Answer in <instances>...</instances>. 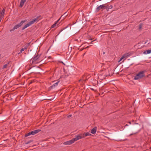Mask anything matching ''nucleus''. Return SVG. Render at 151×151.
<instances>
[{
  "label": "nucleus",
  "mask_w": 151,
  "mask_h": 151,
  "mask_svg": "<svg viewBox=\"0 0 151 151\" xmlns=\"http://www.w3.org/2000/svg\"><path fill=\"white\" fill-rule=\"evenodd\" d=\"M65 14H66V13H64V15H62V17H62Z\"/></svg>",
  "instance_id": "32"
},
{
  "label": "nucleus",
  "mask_w": 151,
  "mask_h": 151,
  "mask_svg": "<svg viewBox=\"0 0 151 151\" xmlns=\"http://www.w3.org/2000/svg\"><path fill=\"white\" fill-rule=\"evenodd\" d=\"M75 142L73 138L71 140L67 141L64 142V144L65 145H70Z\"/></svg>",
  "instance_id": "7"
},
{
  "label": "nucleus",
  "mask_w": 151,
  "mask_h": 151,
  "mask_svg": "<svg viewBox=\"0 0 151 151\" xmlns=\"http://www.w3.org/2000/svg\"><path fill=\"white\" fill-rule=\"evenodd\" d=\"M5 11L4 9H3V10L1 11L0 13V17H1L2 18H3V17L4 16Z\"/></svg>",
  "instance_id": "8"
},
{
  "label": "nucleus",
  "mask_w": 151,
  "mask_h": 151,
  "mask_svg": "<svg viewBox=\"0 0 151 151\" xmlns=\"http://www.w3.org/2000/svg\"><path fill=\"white\" fill-rule=\"evenodd\" d=\"M139 132V131L138 132H135V133H132V134H130V136H131V135H132V134H136L137 133H138V132Z\"/></svg>",
  "instance_id": "22"
},
{
  "label": "nucleus",
  "mask_w": 151,
  "mask_h": 151,
  "mask_svg": "<svg viewBox=\"0 0 151 151\" xmlns=\"http://www.w3.org/2000/svg\"><path fill=\"white\" fill-rule=\"evenodd\" d=\"M148 44H150V43H148Z\"/></svg>",
  "instance_id": "34"
},
{
  "label": "nucleus",
  "mask_w": 151,
  "mask_h": 151,
  "mask_svg": "<svg viewBox=\"0 0 151 151\" xmlns=\"http://www.w3.org/2000/svg\"><path fill=\"white\" fill-rule=\"evenodd\" d=\"M40 131L41 130L40 129H37L31 132V133H32V135H34L40 132Z\"/></svg>",
  "instance_id": "10"
},
{
  "label": "nucleus",
  "mask_w": 151,
  "mask_h": 151,
  "mask_svg": "<svg viewBox=\"0 0 151 151\" xmlns=\"http://www.w3.org/2000/svg\"><path fill=\"white\" fill-rule=\"evenodd\" d=\"M145 71L144 70L140 71L134 77V79L137 80L145 76Z\"/></svg>",
  "instance_id": "1"
},
{
  "label": "nucleus",
  "mask_w": 151,
  "mask_h": 151,
  "mask_svg": "<svg viewBox=\"0 0 151 151\" xmlns=\"http://www.w3.org/2000/svg\"><path fill=\"white\" fill-rule=\"evenodd\" d=\"M148 100H149V99H150V100H151V99L150 98H148Z\"/></svg>",
  "instance_id": "31"
},
{
  "label": "nucleus",
  "mask_w": 151,
  "mask_h": 151,
  "mask_svg": "<svg viewBox=\"0 0 151 151\" xmlns=\"http://www.w3.org/2000/svg\"><path fill=\"white\" fill-rule=\"evenodd\" d=\"M40 56L38 55H35L32 58L31 61L33 64H35L40 62Z\"/></svg>",
  "instance_id": "2"
},
{
  "label": "nucleus",
  "mask_w": 151,
  "mask_h": 151,
  "mask_svg": "<svg viewBox=\"0 0 151 151\" xmlns=\"http://www.w3.org/2000/svg\"><path fill=\"white\" fill-rule=\"evenodd\" d=\"M142 27V24H140L139 25V29H140Z\"/></svg>",
  "instance_id": "20"
},
{
  "label": "nucleus",
  "mask_w": 151,
  "mask_h": 151,
  "mask_svg": "<svg viewBox=\"0 0 151 151\" xmlns=\"http://www.w3.org/2000/svg\"><path fill=\"white\" fill-rule=\"evenodd\" d=\"M60 18L56 22H55L51 26V28H54L56 26V24H57L58 22L59 21V20L60 19Z\"/></svg>",
  "instance_id": "15"
},
{
  "label": "nucleus",
  "mask_w": 151,
  "mask_h": 151,
  "mask_svg": "<svg viewBox=\"0 0 151 151\" xmlns=\"http://www.w3.org/2000/svg\"><path fill=\"white\" fill-rule=\"evenodd\" d=\"M108 8L106 6L101 5L98 6L96 9V11L98 12L100 9H105Z\"/></svg>",
  "instance_id": "6"
},
{
  "label": "nucleus",
  "mask_w": 151,
  "mask_h": 151,
  "mask_svg": "<svg viewBox=\"0 0 151 151\" xmlns=\"http://www.w3.org/2000/svg\"><path fill=\"white\" fill-rule=\"evenodd\" d=\"M105 54V52H103V54Z\"/></svg>",
  "instance_id": "30"
},
{
  "label": "nucleus",
  "mask_w": 151,
  "mask_h": 151,
  "mask_svg": "<svg viewBox=\"0 0 151 151\" xmlns=\"http://www.w3.org/2000/svg\"><path fill=\"white\" fill-rule=\"evenodd\" d=\"M129 56V55L128 53H125L122 56V57H123L124 59V58H127V57Z\"/></svg>",
  "instance_id": "16"
},
{
  "label": "nucleus",
  "mask_w": 151,
  "mask_h": 151,
  "mask_svg": "<svg viewBox=\"0 0 151 151\" xmlns=\"http://www.w3.org/2000/svg\"><path fill=\"white\" fill-rule=\"evenodd\" d=\"M34 23L33 20L32 19L31 21L29 22L27 24H26L22 28V29L24 30L26 29L27 27L30 26L32 24H33Z\"/></svg>",
  "instance_id": "5"
},
{
  "label": "nucleus",
  "mask_w": 151,
  "mask_h": 151,
  "mask_svg": "<svg viewBox=\"0 0 151 151\" xmlns=\"http://www.w3.org/2000/svg\"><path fill=\"white\" fill-rule=\"evenodd\" d=\"M84 137H85L83 136L82 134H81L80 135L76 136L75 137L73 138V139L75 142L78 139L84 138Z\"/></svg>",
  "instance_id": "4"
},
{
  "label": "nucleus",
  "mask_w": 151,
  "mask_h": 151,
  "mask_svg": "<svg viewBox=\"0 0 151 151\" xmlns=\"http://www.w3.org/2000/svg\"><path fill=\"white\" fill-rule=\"evenodd\" d=\"M123 58L122 57V56L121 57V58H120L119 60V61L118 62H120L122 59H123Z\"/></svg>",
  "instance_id": "23"
},
{
  "label": "nucleus",
  "mask_w": 151,
  "mask_h": 151,
  "mask_svg": "<svg viewBox=\"0 0 151 151\" xmlns=\"http://www.w3.org/2000/svg\"><path fill=\"white\" fill-rule=\"evenodd\" d=\"M2 18L1 17H0V22H1Z\"/></svg>",
  "instance_id": "27"
},
{
  "label": "nucleus",
  "mask_w": 151,
  "mask_h": 151,
  "mask_svg": "<svg viewBox=\"0 0 151 151\" xmlns=\"http://www.w3.org/2000/svg\"><path fill=\"white\" fill-rule=\"evenodd\" d=\"M91 134L88 132H86V133H84L83 134V135L85 136V137L86 136H89L91 135Z\"/></svg>",
  "instance_id": "17"
},
{
  "label": "nucleus",
  "mask_w": 151,
  "mask_h": 151,
  "mask_svg": "<svg viewBox=\"0 0 151 151\" xmlns=\"http://www.w3.org/2000/svg\"><path fill=\"white\" fill-rule=\"evenodd\" d=\"M29 44H30L29 43H28L27 44H26L24 46V47H23L24 49L25 50L26 49H27V48L28 47V46H29Z\"/></svg>",
  "instance_id": "18"
},
{
  "label": "nucleus",
  "mask_w": 151,
  "mask_h": 151,
  "mask_svg": "<svg viewBox=\"0 0 151 151\" xmlns=\"http://www.w3.org/2000/svg\"><path fill=\"white\" fill-rule=\"evenodd\" d=\"M147 42V41H146L145 43V44H146Z\"/></svg>",
  "instance_id": "29"
},
{
  "label": "nucleus",
  "mask_w": 151,
  "mask_h": 151,
  "mask_svg": "<svg viewBox=\"0 0 151 151\" xmlns=\"http://www.w3.org/2000/svg\"><path fill=\"white\" fill-rule=\"evenodd\" d=\"M1 113H0V114H1Z\"/></svg>",
  "instance_id": "35"
},
{
  "label": "nucleus",
  "mask_w": 151,
  "mask_h": 151,
  "mask_svg": "<svg viewBox=\"0 0 151 151\" xmlns=\"http://www.w3.org/2000/svg\"><path fill=\"white\" fill-rule=\"evenodd\" d=\"M72 116V115H69L68 116V117H70L71 116Z\"/></svg>",
  "instance_id": "26"
},
{
  "label": "nucleus",
  "mask_w": 151,
  "mask_h": 151,
  "mask_svg": "<svg viewBox=\"0 0 151 151\" xmlns=\"http://www.w3.org/2000/svg\"><path fill=\"white\" fill-rule=\"evenodd\" d=\"M31 134H32V133H31V132H30L29 133H28L27 134H26L25 135V136L26 137H27V136L30 135Z\"/></svg>",
  "instance_id": "19"
},
{
  "label": "nucleus",
  "mask_w": 151,
  "mask_h": 151,
  "mask_svg": "<svg viewBox=\"0 0 151 151\" xmlns=\"http://www.w3.org/2000/svg\"><path fill=\"white\" fill-rule=\"evenodd\" d=\"M151 53V49L147 50L146 51H145L143 52V54H150Z\"/></svg>",
  "instance_id": "13"
},
{
  "label": "nucleus",
  "mask_w": 151,
  "mask_h": 151,
  "mask_svg": "<svg viewBox=\"0 0 151 151\" xmlns=\"http://www.w3.org/2000/svg\"><path fill=\"white\" fill-rule=\"evenodd\" d=\"M22 51H21V50H20V52L19 53V54L21 53Z\"/></svg>",
  "instance_id": "28"
},
{
  "label": "nucleus",
  "mask_w": 151,
  "mask_h": 151,
  "mask_svg": "<svg viewBox=\"0 0 151 151\" xmlns=\"http://www.w3.org/2000/svg\"><path fill=\"white\" fill-rule=\"evenodd\" d=\"M97 127H95L91 130V133L93 134H95L96 131Z\"/></svg>",
  "instance_id": "11"
},
{
  "label": "nucleus",
  "mask_w": 151,
  "mask_h": 151,
  "mask_svg": "<svg viewBox=\"0 0 151 151\" xmlns=\"http://www.w3.org/2000/svg\"><path fill=\"white\" fill-rule=\"evenodd\" d=\"M26 1V0H21L20 2V7H22Z\"/></svg>",
  "instance_id": "12"
},
{
  "label": "nucleus",
  "mask_w": 151,
  "mask_h": 151,
  "mask_svg": "<svg viewBox=\"0 0 151 151\" xmlns=\"http://www.w3.org/2000/svg\"><path fill=\"white\" fill-rule=\"evenodd\" d=\"M24 50H25V49H24V48H23L21 49V51H24Z\"/></svg>",
  "instance_id": "24"
},
{
  "label": "nucleus",
  "mask_w": 151,
  "mask_h": 151,
  "mask_svg": "<svg viewBox=\"0 0 151 151\" xmlns=\"http://www.w3.org/2000/svg\"><path fill=\"white\" fill-rule=\"evenodd\" d=\"M129 123H130V124H131V122H129Z\"/></svg>",
  "instance_id": "33"
},
{
  "label": "nucleus",
  "mask_w": 151,
  "mask_h": 151,
  "mask_svg": "<svg viewBox=\"0 0 151 151\" xmlns=\"http://www.w3.org/2000/svg\"><path fill=\"white\" fill-rule=\"evenodd\" d=\"M111 7H112L111 6H109V8H108V9H110V8H111Z\"/></svg>",
  "instance_id": "25"
},
{
  "label": "nucleus",
  "mask_w": 151,
  "mask_h": 151,
  "mask_svg": "<svg viewBox=\"0 0 151 151\" xmlns=\"http://www.w3.org/2000/svg\"><path fill=\"white\" fill-rule=\"evenodd\" d=\"M40 17V16H38L36 18L33 19V20L34 23L35 22H37L39 21Z\"/></svg>",
  "instance_id": "14"
},
{
  "label": "nucleus",
  "mask_w": 151,
  "mask_h": 151,
  "mask_svg": "<svg viewBox=\"0 0 151 151\" xmlns=\"http://www.w3.org/2000/svg\"><path fill=\"white\" fill-rule=\"evenodd\" d=\"M59 82H60V81H58L56 83H54L50 87V88H55V87H56L58 85Z\"/></svg>",
  "instance_id": "9"
},
{
  "label": "nucleus",
  "mask_w": 151,
  "mask_h": 151,
  "mask_svg": "<svg viewBox=\"0 0 151 151\" xmlns=\"http://www.w3.org/2000/svg\"><path fill=\"white\" fill-rule=\"evenodd\" d=\"M7 65H8L7 64L4 65L3 66V68H6L7 67Z\"/></svg>",
  "instance_id": "21"
},
{
  "label": "nucleus",
  "mask_w": 151,
  "mask_h": 151,
  "mask_svg": "<svg viewBox=\"0 0 151 151\" xmlns=\"http://www.w3.org/2000/svg\"><path fill=\"white\" fill-rule=\"evenodd\" d=\"M26 20H24L21 21L19 24L15 25L13 28V29L10 30V32L13 31L14 30L17 29V28L21 26L24 23H25L26 22Z\"/></svg>",
  "instance_id": "3"
}]
</instances>
